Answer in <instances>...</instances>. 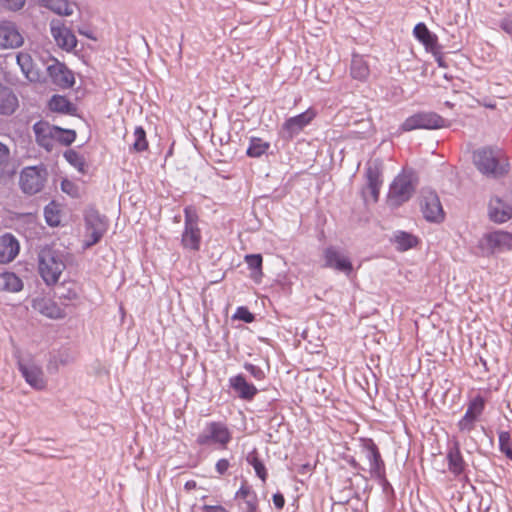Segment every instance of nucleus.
I'll list each match as a JSON object with an SVG mask.
<instances>
[{
	"label": "nucleus",
	"mask_w": 512,
	"mask_h": 512,
	"mask_svg": "<svg viewBox=\"0 0 512 512\" xmlns=\"http://www.w3.org/2000/svg\"><path fill=\"white\" fill-rule=\"evenodd\" d=\"M473 163L477 170L489 178H501L508 174L510 165L503 151L498 148L483 147L473 153Z\"/></svg>",
	"instance_id": "obj_1"
},
{
	"label": "nucleus",
	"mask_w": 512,
	"mask_h": 512,
	"mask_svg": "<svg viewBox=\"0 0 512 512\" xmlns=\"http://www.w3.org/2000/svg\"><path fill=\"white\" fill-rule=\"evenodd\" d=\"M33 132L37 144L47 151H51L57 144L70 145L76 139L73 130L61 129L46 121H38L33 125Z\"/></svg>",
	"instance_id": "obj_2"
},
{
	"label": "nucleus",
	"mask_w": 512,
	"mask_h": 512,
	"mask_svg": "<svg viewBox=\"0 0 512 512\" xmlns=\"http://www.w3.org/2000/svg\"><path fill=\"white\" fill-rule=\"evenodd\" d=\"M66 268L63 255L51 248H44L38 257V271L46 285H55Z\"/></svg>",
	"instance_id": "obj_3"
},
{
	"label": "nucleus",
	"mask_w": 512,
	"mask_h": 512,
	"mask_svg": "<svg viewBox=\"0 0 512 512\" xmlns=\"http://www.w3.org/2000/svg\"><path fill=\"white\" fill-rule=\"evenodd\" d=\"M232 440V432L222 421L207 422L196 438L197 445L201 447H214L225 450Z\"/></svg>",
	"instance_id": "obj_4"
},
{
	"label": "nucleus",
	"mask_w": 512,
	"mask_h": 512,
	"mask_svg": "<svg viewBox=\"0 0 512 512\" xmlns=\"http://www.w3.org/2000/svg\"><path fill=\"white\" fill-rule=\"evenodd\" d=\"M477 249L483 257L512 251V233L505 230L484 233L478 240Z\"/></svg>",
	"instance_id": "obj_5"
},
{
	"label": "nucleus",
	"mask_w": 512,
	"mask_h": 512,
	"mask_svg": "<svg viewBox=\"0 0 512 512\" xmlns=\"http://www.w3.org/2000/svg\"><path fill=\"white\" fill-rule=\"evenodd\" d=\"M488 395V390H477L469 396L466 412L457 423L459 431L470 433L475 429L476 423L484 413L486 403L488 401Z\"/></svg>",
	"instance_id": "obj_6"
},
{
	"label": "nucleus",
	"mask_w": 512,
	"mask_h": 512,
	"mask_svg": "<svg viewBox=\"0 0 512 512\" xmlns=\"http://www.w3.org/2000/svg\"><path fill=\"white\" fill-rule=\"evenodd\" d=\"M417 177L413 171H403L390 185L388 201L392 206H400L408 201L415 192Z\"/></svg>",
	"instance_id": "obj_7"
},
{
	"label": "nucleus",
	"mask_w": 512,
	"mask_h": 512,
	"mask_svg": "<svg viewBox=\"0 0 512 512\" xmlns=\"http://www.w3.org/2000/svg\"><path fill=\"white\" fill-rule=\"evenodd\" d=\"M202 233L199 227V216L194 206L184 208V229L181 235V245L184 249L197 252L200 250Z\"/></svg>",
	"instance_id": "obj_8"
},
{
	"label": "nucleus",
	"mask_w": 512,
	"mask_h": 512,
	"mask_svg": "<svg viewBox=\"0 0 512 512\" xmlns=\"http://www.w3.org/2000/svg\"><path fill=\"white\" fill-rule=\"evenodd\" d=\"M85 232L83 248L89 249L103 238L107 232L109 223L104 215L94 208H89L84 213Z\"/></svg>",
	"instance_id": "obj_9"
},
{
	"label": "nucleus",
	"mask_w": 512,
	"mask_h": 512,
	"mask_svg": "<svg viewBox=\"0 0 512 512\" xmlns=\"http://www.w3.org/2000/svg\"><path fill=\"white\" fill-rule=\"evenodd\" d=\"M47 180V171L43 166L25 167L20 173V187L25 194L40 192Z\"/></svg>",
	"instance_id": "obj_10"
},
{
	"label": "nucleus",
	"mask_w": 512,
	"mask_h": 512,
	"mask_svg": "<svg viewBox=\"0 0 512 512\" xmlns=\"http://www.w3.org/2000/svg\"><path fill=\"white\" fill-rule=\"evenodd\" d=\"M322 260L324 268L343 273L347 277H351L353 274V264L350 257L335 246H328L323 250Z\"/></svg>",
	"instance_id": "obj_11"
},
{
	"label": "nucleus",
	"mask_w": 512,
	"mask_h": 512,
	"mask_svg": "<svg viewBox=\"0 0 512 512\" xmlns=\"http://www.w3.org/2000/svg\"><path fill=\"white\" fill-rule=\"evenodd\" d=\"M447 121L434 112H420L408 117L401 129L412 131L415 129H439L447 126Z\"/></svg>",
	"instance_id": "obj_12"
},
{
	"label": "nucleus",
	"mask_w": 512,
	"mask_h": 512,
	"mask_svg": "<svg viewBox=\"0 0 512 512\" xmlns=\"http://www.w3.org/2000/svg\"><path fill=\"white\" fill-rule=\"evenodd\" d=\"M316 115L317 113L313 108H308L303 113L287 118L281 127L280 134L282 138L292 140L313 121Z\"/></svg>",
	"instance_id": "obj_13"
},
{
	"label": "nucleus",
	"mask_w": 512,
	"mask_h": 512,
	"mask_svg": "<svg viewBox=\"0 0 512 512\" xmlns=\"http://www.w3.org/2000/svg\"><path fill=\"white\" fill-rule=\"evenodd\" d=\"M360 445L369 461L370 474L377 478L384 477L385 464L375 442L371 438H360Z\"/></svg>",
	"instance_id": "obj_14"
},
{
	"label": "nucleus",
	"mask_w": 512,
	"mask_h": 512,
	"mask_svg": "<svg viewBox=\"0 0 512 512\" xmlns=\"http://www.w3.org/2000/svg\"><path fill=\"white\" fill-rule=\"evenodd\" d=\"M423 217L429 222L440 223L444 220V211L438 195L433 191H424L420 202Z\"/></svg>",
	"instance_id": "obj_15"
},
{
	"label": "nucleus",
	"mask_w": 512,
	"mask_h": 512,
	"mask_svg": "<svg viewBox=\"0 0 512 512\" xmlns=\"http://www.w3.org/2000/svg\"><path fill=\"white\" fill-rule=\"evenodd\" d=\"M18 369L27 382L33 389L41 391L47 386V379L44 375L41 366L33 362H19Z\"/></svg>",
	"instance_id": "obj_16"
},
{
	"label": "nucleus",
	"mask_w": 512,
	"mask_h": 512,
	"mask_svg": "<svg viewBox=\"0 0 512 512\" xmlns=\"http://www.w3.org/2000/svg\"><path fill=\"white\" fill-rule=\"evenodd\" d=\"M24 37L15 23L11 21L0 22V49H15L21 47Z\"/></svg>",
	"instance_id": "obj_17"
},
{
	"label": "nucleus",
	"mask_w": 512,
	"mask_h": 512,
	"mask_svg": "<svg viewBox=\"0 0 512 512\" xmlns=\"http://www.w3.org/2000/svg\"><path fill=\"white\" fill-rule=\"evenodd\" d=\"M446 460L449 472L455 477H460L465 473L467 464L462 456L460 443L457 440L448 444Z\"/></svg>",
	"instance_id": "obj_18"
},
{
	"label": "nucleus",
	"mask_w": 512,
	"mask_h": 512,
	"mask_svg": "<svg viewBox=\"0 0 512 512\" xmlns=\"http://www.w3.org/2000/svg\"><path fill=\"white\" fill-rule=\"evenodd\" d=\"M366 176V187L362 190V196L367 202L370 198L373 202H377L379 198L380 188L383 180L381 171L377 166H369L365 172Z\"/></svg>",
	"instance_id": "obj_19"
},
{
	"label": "nucleus",
	"mask_w": 512,
	"mask_h": 512,
	"mask_svg": "<svg viewBox=\"0 0 512 512\" xmlns=\"http://www.w3.org/2000/svg\"><path fill=\"white\" fill-rule=\"evenodd\" d=\"M50 30L55 42L63 50L71 51L76 47V36L60 21H52L50 24Z\"/></svg>",
	"instance_id": "obj_20"
},
{
	"label": "nucleus",
	"mask_w": 512,
	"mask_h": 512,
	"mask_svg": "<svg viewBox=\"0 0 512 512\" xmlns=\"http://www.w3.org/2000/svg\"><path fill=\"white\" fill-rule=\"evenodd\" d=\"M489 217L495 223H505L512 218V201L495 196L489 202Z\"/></svg>",
	"instance_id": "obj_21"
},
{
	"label": "nucleus",
	"mask_w": 512,
	"mask_h": 512,
	"mask_svg": "<svg viewBox=\"0 0 512 512\" xmlns=\"http://www.w3.org/2000/svg\"><path fill=\"white\" fill-rule=\"evenodd\" d=\"M47 72L52 82L60 88H70L75 83L73 72L60 62L49 65Z\"/></svg>",
	"instance_id": "obj_22"
},
{
	"label": "nucleus",
	"mask_w": 512,
	"mask_h": 512,
	"mask_svg": "<svg viewBox=\"0 0 512 512\" xmlns=\"http://www.w3.org/2000/svg\"><path fill=\"white\" fill-rule=\"evenodd\" d=\"M32 308L50 319H62L66 313L55 301L46 297H37L32 301Z\"/></svg>",
	"instance_id": "obj_23"
},
{
	"label": "nucleus",
	"mask_w": 512,
	"mask_h": 512,
	"mask_svg": "<svg viewBox=\"0 0 512 512\" xmlns=\"http://www.w3.org/2000/svg\"><path fill=\"white\" fill-rule=\"evenodd\" d=\"M414 37L425 47L426 51L436 54L440 50L438 37L427 26L420 22L413 29Z\"/></svg>",
	"instance_id": "obj_24"
},
{
	"label": "nucleus",
	"mask_w": 512,
	"mask_h": 512,
	"mask_svg": "<svg viewBox=\"0 0 512 512\" xmlns=\"http://www.w3.org/2000/svg\"><path fill=\"white\" fill-rule=\"evenodd\" d=\"M229 385L243 400L251 401L258 393V389L252 383H248L242 374L231 377Z\"/></svg>",
	"instance_id": "obj_25"
},
{
	"label": "nucleus",
	"mask_w": 512,
	"mask_h": 512,
	"mask_svg": "<svg viewBox=\"0 0 512 512\" xmlns=\"http://www.w3.org/2000/svg\"><path fill=\"white\" fill-rule=\"evenodd\" d=\"M17 64L22 73L30 82H40L42 80V72L36 67L29 53L20 52L17 54Z\"/></svg>",
	"instance_id": "obj_26"
},
{
	"label": "nucleus",
	"mask_w": 512,
	"mask_h": 512,
	"mask_svg": "<svg viewBox=\"0 0 512 512\" xmlns=\"http://www.w3.org/2000/svg\"><path fill=\"white\" fill-rule=\"evenodd\" d=\"M19 253V243L11 234L0 237V263H9Z\"/></svg>",
	"instance_id": "obj_27"
},
{
	"label": "nucleus",
	"mask_w": 512,
	"mask_h": 512,
	"mask_svg": "<svg viewBox=\"0 0 512 512\" xmlns=\"http://www.w3.org/2000/svg\"><path fill=\"white\" fill-rule=\"evenodd\" d=\"M18 107V99L13 91L0 83V115H11Z\"/></svg>",
	"instance_id": "obj_28"
},
{
	"label": "nucleus",
	"mask_w": 512,
	"mask_h": 512,
	"mask_svg": "<svg viewBox=\"0 0 512 512\" xmlns=\"http://www.w3.org/2000/svg\"><path fill=\"white\" fill-rule=\"evenodd\" d=\"M370 74L368 63L362 56L353 55L350 65V75L353 79L365 81Z\"/></svg>",
	"instance_id": "obj_29"
},
{
	"label": "nucleus",
	"mask_w": 512,
	"mask_h": 512,
	"mask_svg": "<svg viewBox=\"0 0 512 512\" xmlns=\"http://www.w3.org/2000/svg\"><path fill=\"white\" fill-rule=\"evenodd\" d=\"M48 107L52 112L62 114H73L76 111L75 106L65 96L54 95L48 102Z\"/></svg>",
	"instance_id": "obj_30"
},
{
	"label": "nucleus",
	"mask_w": 512,
	"mask_h": 512,
	"mask_svg": "<svg viewBox=\"0 0 512 512\" xmlns=\"http://www.w3.org/2000/svg\"><path fill=\"white\" fill-rule=\"evenodd\" d=\"M22 288V280L15 273H0V290L7 292H19Z\"/></svg>",
	"instance_id": "obj_31"
},
{
	"label": "nucleus",
	"mask_w": 512,
	"mask_h": 512,
	"mask_svg": "<svg viewBox=\"0 0 512 512\" xmlns=\"http://www.w3.org/2000/svg\"><path fill=\"white\" fill-rule=\"evenodd\" d=\"M39 4L56 14L69 16L73 13V4L67 0H38Z\"/></svg>",
	"instance_id": "obj_32"
},
{
	"label": "nucleus",
	"mask_w": 512,
	"mask_h": 512,
	"mask_svg": "<svg viewBox=\"0 0 512 512\" xmlns=\"http://www.w3.org/2000/svg\"><path fill=\"white\" fill-rule=\"evenodd\" d=\"M235 497L245 500L247 512H256L258 508L257 495L250 486L242 484Z\"/></svg>",
	"instance_id": "obj_33"
},
{
	"label": "nucleus",
	"mask_w": 512,
	"mask_h": 512,
	"mask_svg": "<svg viewBox=\"0 0 512 512\" xmlns=\"http://www.w3.org/2000/svg\"><path fill=\"white\" fill-rule=\"evenodd\" d=\"M393 241L396 244V247L400 251L409 250L418 244V238L408 232L405 231H397L394 234Z\"/></svg>",
	"instance_id": "obj_34"
},
{
	"label": "nucleus",
	"mask_w": 512,
	"mask_h": 512,
	"mask_svg": "<svg viewBox=\"0 0 512 512\" xmlns=\"http://www.w3.org/2000/svg\"><path fill=\"white\" fill-rule=\"evenodd\" d=\"M270 149V143L259 137H251L246 154L251 158H259Z\"/></svg>",
	"instance_id": "obj_35"
},
{
	"label": "nucleus",
	"mask_w": 512,
	"mask_h": 512,
	"mask_svg": "<svg viewBox=\"0 0 512 512\" xmlns=\"http://www.w3.org/2000/svg\"><path fill=\"white\" fill-rule=\"evenodd\" d=\"M246 460L248 464L254 468L256 475L261 479L263 483H265L268 477V472L264 463L260 460L257 451L253 450L248 453Z\"/></svg>",
	"instance_id": "obj_36"
},
{
	"label": "nucleus",
	"mask_w": 512,
	"mask_h": 512,
	"mask_svg": "<svg viewBox=\"0 0 512 512\" xmlns=\"http://www.w3.org/2000/svg\"><path fill=\"white\" fill-rule=\"evenodd\" d=\"M133 150L136 152H143L148 148V141L146 139V132L141 126H137L134 130Z\"/></svg>",
	"instance_id": "obj_37"
},
{
	"label": "nucleus",
	"mask_w": 512,
	"mask_h": 512,
	"mask_svg": "<svg viewBox=\"0 0 512 512\" xmlns=\"http://www.w3.org/2000/svg\"><path fill=\"white\" fill-rule=\"evenodd\" d=\"M499 449L505 456L512 461V438L508 431H501L498 434Z\"/></svg>",
	"instance_id": "obj_38"
},
{
	"label": "nucleus",
	"mask_w": 512,
	"mask_h": 512,
	"mask_svg": "<svg viewBox=\"0 0 512 512\" xmlns=\"http://www.w3.org/2000/svg\"><path fill=\"white\" fill-rule=\"evenodd\" d=\"M65 159L74 166L79 172H85V160L82 155L74 150H68L64 154Z\"/></svg>",
	"instance_id": "obj_39"
},
{
	"label": "nucleus",
	"mask_w": 512,
	"mask_h": 512,
	"mask_svg": "<svg viewBox=\"0 0 512 512\" xmlns=\"http://www.w3.org/2000/svg\"><path fill=\"white\" fill-rule=\"evenodd\" d=\"M44 217L48 225L54 227L60 223V215L54 203L48 204L44 209Z\"/></svg>",
	"instance_id": "obj_40"
},
{
	"label": "nucleus",
	"mask_w": 512,
	"mask_h": 512,
	"mask_svg": "<svg viewBox=\"0 0 512 512\" xmlns=\"http://www.w3.org/2000/svg\"><path fill=\"white\" fill-rule=\"evenodd\" d=\"M245 262L249 269L255 271L254 278L262 275V262L263 258L260 254H249L245 256Z\"/></svg>",
	"instance_id": "obj_41"
},
{
	"label": "nucleus",
	"mask_w": 512,
	"mask_h": 512,
	"mask_svg": "<svg viewBox=\"0 0 512 512\" xmlns=\"http://www.w3.org/2000/svg\"><path fill=\"white\" fill-rule=\"evenodd\" d=\"M61 190L71 197H78L80 195L79 187L73 181L64 179L61 182Z\"/></svg>",
	"instance_id": "obj_42"
},
{
	"label": "nucleus",
	"mask_w": 512,
	"mask_h": 512,
	"mask_svg": "<svg viewBox=\"0 0 512 512\" xmlns=\"http://www.w3.org/2000/svg\"><path fill=\"white\" fill-rule=\"evenodd\" d=\"M244 368L249 374L256 379L257 381H262L265 379L266 375L263 369L257 365L251 363H245Z\"/></svg>",
	"instance_id": "obj_43"
},
{
	"label": "nucleus",
	"mask_w": 512,
	"mask_h": 512,
	"mask_svg": "<svg viewBox=\"0 0 512 512\" xmlns=\"http://www.w3.org/2000/svg\"><path fill=\"white\" fill-rule=\"evenodd\" d=\"M26 0H0V5L11 11H18L24 7Z\"/></svg>",
	"instance_id": "obj_44"
},
{
	"label": "nucleus",
	"mask_w": 512,
	"mask_h": 512,
	"mask_svg": "<svg viewBox=\"0 0 512 512\" xmlns=\"http://www.w3.org/2000/svg\"><path fill=\"white\" fill-rule=\"evenodd\" d=\"M234 316L246 323H251L254 320V315L246 307H238Z\"/></svg>",
	"instance_id": "obj_45"
},
{
	"label": "nucleus",
	"mask_w": 512,
	"mask_h": 512,
	"mask_svg": "<svg viewBox=\"0 0 512 512\" xmlns=\"http://www.w3.org/2000/svg\"><path fill=\"white\" fill-rule=\"evenodd\" d=\"M230 468V462L226 458L219 459L215 464V470L219 475H224Z\"/></svg>",
	"instance_id": "obj_46"
},
{
	"label": "nucleus",
	"mask_w": 512,
	"mask_h": 512,
	"mask_svg": "<svg viewBox=\"0 0 512 512\" xmlns=\"http://www.w3.org/2000/svg\"><path fill=\"white\" fill-rule=\"evenodd\" d=\"M273 504L276 507V509L282 510L285 505V498H284L283 494H281L279 492L275 493L273 495Z\"/></svg>",
	"instance_id": "obj_47"
},
{
	"label": "nucleus",
	"mask_w": 512,
	"mask_h": 512,
	"mask_svg": "<svg viewBox=\"0 0 512 512\" xmlns=\"http://www.w3.org/2000/svg\"><path fill=\"white\" fill-rule=\"evenodd\" d=\"M9 157V148L0 142V165L5 163Z\"/></svg>",
	"instance_id": "obj_48"
},
{
	"label": "nucleus",
	"mask_w": 512,
	"mask_h": 512,
	"mask_svg": "<svg viewBox=\"0 0 512 512\" xmlns=\"http://www.w3.org/2000/svg\"><path fill=\"white\" fill-rule=\"evenodd\" d=\"M500 27L509 35H512V20L509 18H504L501 23Z\"/></svg>",
	"instance_id": "obj_49"
},
{
	"label": "nucleus",
	"mask_w": 512,
	"mask_h": 512,
	"mask_svg": "<svg viewBox=\"0 0 512 512\" xmlns=\"http://www.w3.org/2000/svg\"><path fill=\"white\" fill-rule=\"evenodd\" d=\"M203 509L206 512H228L226 508L221 505H205Z\"/></svg>",
	"instance_id": "obj_50"
},
{
	"label": "nucleus",
	"mask_w": 512,
	"mask_h": 512,
	"mask_svg": "<svg viewBox=\"0 0 512 512\" xmlns=\"http://www.w3.org/2000/svg\"><path fill=\"white\" fill-rule=\"evenodd\" d=\"M61 299H67V300H76L78 298V294L74 290H69L67 294H63L60 296Z\"/></svg>",
	"instance_id": "obj_51"
},
{
	"label": "nucleus",
	"mask_w": 512,
	"mask_h": 512,
	"mask_svg": "<svg viewBox=\"0 0 512 512\" xmlns=\"http://www.w3.org/2000/svg\"><path fill=\"white\" fill-rule=\"evenodd\" d=\"M196 486H197L196 481H194V480H189V481H187V482L185 483L184 488H185V490L190 491V490L195 489V488H196Z\"/></svg>",
	"instance_id": "obj_52"
},
{
	"label": "nucleus",
	"mask_w": 512,
	"mask_h": 512,
	"mask_svg": "<svg viewBox=\"0 0 512 512\" xmlns=\"http://www.w3.org/2000/svg\"><path fill=\"white\" fill-rule=\"evenodd\" d=\"M350 465L355 468V469H362L361 466L359 465V463L354 459L352 458L350 461H349Z\"/></svg>",
	"instance_id": "obj_53"
},
{
	"label": "nucleus",
	"mask_w": 512,
	"mask_h": 512,
	"mask_svg": "<svg viewBox=\"0 0 512 512\" xmlns=\"http://www.w3.org/2000/svg\"><path fill=\"white\" fill-rule=\"evenodd\" d=\"M174 221H175V222H179V221H180V216H175V217H174Z\"/></svg>",
	"instance_id": "obj_54"
},
{
	"label": "nucleus",
	"mask_w": 512,
	"mask_h": 512,
	"mask_svg": "<svg viewBox=\"0 0 512 512\" xmlns=\"http://www.w3.org/2000/svg\"><path fill=\"white\" fill-rule=\"evenodd\" d=\"M438 63H439V65H440V66H442V65H443V64H442V61H441L440 59L438 60Z\"/></svg>",
	"instance_id": "obj_55"
}]
</instances>
